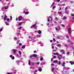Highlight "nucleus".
<instances>
[{
	"mask_svg": "<svg viewBox=\"0 0 74 74\" xmlns=\"http://www.w3.org/2000/svg\"><path fill=\"white\" fill-rule=\"evenodd\" d=\"M33 57H34V58H36V57H37V55L36 54H33Z\"/></svg>",
	"mask_w": 74,
	"mask_h": 74,
	"instance_id": "16",
	"label": "nucleus"
},
{
	"mask_svg": "<svg viewBox=\"0 0 74 74\" xmlns=\"http://www.w3.org/2000/svg\"><path fill=\"white\" fill-rule=\"evenodd\" d=\"M69 63H71V65H73V64H74V62H73V61H70L69 62Z\"/></svg>",
	"mask_w": 74,
	"mask_h": 74,
	"instance_id": "9",
	"label": "nucleus"
},
{
	"mask_svg": "<svg viewBox=\"0 0 74 74\" xmlns=\"http://www.w3.org/2000/svg\"><path fill=\"white\" fill-rule=\"evenodd\" d=\"M56 20H57V21H58V18L57 17L56 18Z\"/></svg>",
	"mask_w": 74,
	"mask_h": 74,
	"instance_id": "47",
	"label": "nucleus"
},
{
	"mask_svg": "<svg viewBox=\"0 0 74 74\" xmlns=\"http://www.w3.org/2000/svg\"><path fill=\"white\" fill-rule=\"evenodd\" d=\"M56 55H59V54L58 53H56Z\"/></svg>",
	"mask_w": 74,
	"mask_h": 74,
	"instance_id": "51",
	"label": "nucleus"
},
{
	"mask_svg": "<svg viewBox=\"0 0 74 74\" xmlns=\"http://www.w3.org/2000/svg\"><path fill=\"white\" fill-rule=\"evenodd\" d=\"M40 60L41 61H42V60H43V58H41L40 59Z\"/></svg>",
	"mask_w": 74,
	"mask_h": 74,
	"instance_id": "36",
	"label": "nucleus"
},
{
	"mask_svg": "<svg viewBox=\"0 0 74 74\" xmlns=\"http://www.w3.org/2000/svg\"><path fill=\"white\" fill-rule=\"evenodd\" d=\"M7 16H6V14H5V16L4 18V19L5 21V20L7 19Z\"/></svg>",
	"mask_w": 74,
	"mask_h": 74,
	"instance_id": "8",
	"label": "nucleus"
},
{
	"mask_svg": "<svg viewBox=\"0 0 74 74\" xmlns=\"http://www.w3.org/2000/svg\"><path fill=\"white\" fill-rule=\"evenodd\" d=\"M62 37H61L60 36H57V38H58V39H60V38H61Z\"/></svg>",
	"mask_w": 74,
	"mask_h": 74,
	"instance_id": "17",
	"label": "nucleus"
},
{
	"mask_svg": "<svg viewBox=\"0 0 74 74\" xmlns=\"http://www.w3.org/2000/svg\"><path fill=\"white\" fill-rule=\"evenodd\" d=\"M58 59H59V60H60V59H61L62 58V55H59L58 56Z\"/></svg>",
	"mask_w": 74,
	"mask_h": 74,
	"instance_id": "2",
	"label": "nucleus"
},
{
	"mask_svg": "<svg viewBox=\"0 0 74 74\" xmlns=\"http://www.w3.org/2000/svg\"><path fill=\"white\" fill-rule=\"evenodd\" d=\"M38 33L39 34H41V31L40 30H39L38 31Z\"/></svg>",
	"mask_w": 74,
	"mask_h": 74,
	"instance_id": "18",
	"label": "nucleus"
},
{
	"mask_svg": "<svg viewBox=\"0 0 74 74\" xmlns=\"http://www.w3.org/2000/svg\"><path fill=\"white\" fill-rule=\"evenodd\" d=\"M62 5H63V6H64V5H65V4H62Z\"/></svg>",
	"mask_w": 74,
	"mask_h": 74,
	"instance_id": "60",
	"label": "nucleus"
},
{
	"mask_svg": "<svg viewBox=\"0 0 74 74\" xmlns=\"http://www.w3.org/2000/svg\"><path fill=\"white\" fill-rule=\"evenodd\" d=\"M10 58H11V59L12 60H14V59H15V58H14V56L12 55H11L10 56Z\"/></svg>",
	"mask_w": 74,
	"mask_h": 74,
	"instance_id": "5",
	"label": "nucleus"
},
{
	"mask_svg": "<svg viewBox=\"0 0 74 74\" xmlns=\"http://www.w3.org/2000/svg\"><path fill=\"white\" fill-rule=\"evenodd\" d=\"M57 47H61V45L60 44H58V45H57Z\"/></svg>",
	"mask_w": 74,
	"mask_h": 74,
	"instance_id": "22",
	"label": "nucleus"
},
{
	"mask_svg": "<svg viewBox=\"0 0 74 74\" xmlns=\"http://www.w3.org/2000/svg\"><path fill=\"white\" fill-rule=\"evenodd\" d=\"M55 29L56 30L58 31V30H60V26H58L57 27H56Z\"/></svg>",
	"mask_w": 74,
	"mask_h": 74,
	"instance_id": "4",
	"label": "nucleus"
},
{
	"mask_svg": "<svg viewBox=\"0 0 74 74\" xmlns=\"http://www.w3.org/2000/svg\"><path fill=\"white\" fill-rule=\"evenodd\" d=\"M2 30H3V28H2L1 29V30L0 31V32H1V31H2Z\"/></svg>",
	"mask_w": 74,
	"mask_h": 74,
	"instance_id": "54",
	"label": "nucleus"
},
{
	"mask_svg": "<svg viewBox=\"0 0 74 74\" xmlns=\"http://www.w3.org/2000/svg\"><path fill=\"white\" fill-rule=\"evenodd\" d=\"M55 70V69L53 68H52V72H53V70Z\"/></svg>",
	"mask_w": 74,
	"mask_h": 74,
	"instance_id": "28",
	"label": "nucleus"
},
{
	"mask_svg": "<svg viewBox=\"0 0 74 74\" xmlns=\"http://www.w3.org/2000/svg\"><path fill=\"white\" fill-rule=\"evenodd\" d=\"M19 45H20V46H21V45H22V43H20L19 44Z\"/></svg>",
	"mask_w": 74,
	"mask_h": 74,
	"instance_id": "41",
	"label": "nucleus"
},
{
	"mask_svg": "<svg viewBox=\"0 0 74 74\" xmlns=\"http://www.w3.org/2000/svg\"><path fill=\"white\" fill-rule=\"evenodd\" d=\"M56 6H53V9H54V8H56Z\"/></svg>",
	"mask_w": 74,
	"mask_h": 74,
	"instance_id": "40",
	"label": "nucleus"
},
{
	"mask_svg": "<svg viewBox=\"0 0 74 74\" xmlns=\"http://www.w3.org/2000/svg\"><path fill=\"white\" fill-rule=\"evenodd\" d=\"M53 45V44L51 45L52 49H53L54 48V46Z\"/></svg>",
	"mask_w": 74,
	"mask_h": 74,
	"instance_id": "25",
	"label": "nucleus"
},
{
	"mask_svg": "<svg viewBox=\"0 0 74 74\" xmlns=\"http://www.w3.org/2000/svg\"><path fill=\"white\" fill-rule=\"evenodd\" d=\"M12 16H10V19L11 21L12 20Z\"/></svg>",
	"mask_w": 74,
	"mask_h": 74,
	"instance_id": "34",
	"label": "nucleus"
},
{
	"mask_svg": "<svg viewBox=\"0 0 74 74\" xmlns=\"http://www.w3.org/2000/svg\"><path fill=\"white\" fill-rule=\"evenodd\" d=\"M22 17L21 16H19L18 17V21H20L21 20V19H22Z\"/></svg>",
	"mask_w": 74,
	"mask_h": 74,
	"instance_id": "6",
	"label": "nucleus"
},
{
	"mask_svg": "<svg viewBox=\"0 0 74 74\" xmlns=\"http://www.w3.org/2000/svg\"><path fill=\"white\" fill-rule=\"evenodd\" d=\"M68 30L69 34H71V28H68Z\"/></svg>",
	"mask_w": 74,
	"mask_h": 74,
	"instance_id": "3",
	"label": "nucleus"
},
{
	"mask_svg": "<svg viewBox=\"0 0 74 74\" xmlns=\"http://www.w3.org/2000/svg\"><path fill=\"white\" fill-rule=\"evenodd\" d=\"M66 18H67V17L66 16H64L63 17V19H66Z\"/></svg>",
	"mask_w": 74,
	"mask_h": 74,
	"instance_id": "29",
	"label": "nucleus"
},
{
	"mask_svg": "<svg viewBox=\"0 0 74 74\" xmlns=\"http://www.w3.org/2000/svg\"><path fill=\"white\" fill-rule=\"evenodd\" d=\"M7 74H12L10 73H7Z\"/></svg>",
	"mask_w": 74,
	"mask_h": 74,
	"instance_id": "48",
	"label": "nucleus"
},
{
	"mask_svg": "<svg viewBox=\"0 0 74 74\" xmlns=\"http://www.w3.org/2000/svg\"><path fill=\"white\" fill-rule=\"evenodd\" d=\"M37 64H40V62H38L37 63Z\"/></svg>",
	"mask_w": 74,
	"mask_h": 74,
	"instance_id": "50",
	"label": "nucleus"
},
{
	"mask_svg": "<svg viewBox=\"0 0 74 74\" xmlns=\"http://www.w3.org/2000/svg\"><path fill=\"white\" fill-rule=\"evenodd\" d=\"M29 14V13H28V12H25V15H27V14Z\"/></svg>",
	"mask_w": 74,
	"mask_h": 74,
	"instance_id": "42",
	"label": "nucleus"
},
{
	"mask_svg": "<svg viewBox=\"0 0 74 74\" xmlns=\"http://www.w3.org/2000/svg\"><path fill=\"white\" fill-rule=\"evenodd\" d=\"M54 23L55 24H57V22H56V21H54Z\"/></svg>",
	"mask_w": 74,
	"mask_h": 74,
	"instance_id": "53",
	"label": "nucleus"
},
{
	"mask_svg": "<svg viewBox=\"0 0 74 74\" xmlns=\"http://www.w3.org/2000/svg\"><path fill=\"white\" fill-rule=\"evenodd\" d=\"M16 21H18V18H16Z\"/></svg>",
	"mask_w": 74,
	"mask_h": 74,
	"instance_id": "64",
	"label": "nucleus"
},
{
	"mask_svg": "<svg viewBox=\"0 0 74 74\" xmlns=\"http://www.w3.org/2000/svg\"><path fill=\"white\" fill-rule=\"evenodd\" d=\"M62 26L63 27H65V26L63 24L62 25Z\"/></svg>",
	"mask_w": 74,
	"mask_h": 74,
	"instance_id": "52",
	"label": "nucleus"
},
{
	"mask_svg": "<svg viewBox=\"0 0 74 74\" xmlns=\"http://www.w3.org/2000/svg\"><path fill=\"white\" fill-rule=\"evenodd\" d=\"M18 25H19L20 26H21V25H22V23H20L18 24Z\"/></svg>",
	"mask_w": 74,
	"mask_h": 74,
	"instance_id": "30",
	"label": "nucleus"
},
{
	"mask_svg": "<svg viewBox=\"0 0 74 74\" xmlns=\"http://www.w3.org/2000/svg\"><path fill=\"white\" fill-rule=\"evenodd\" d=\"M28 61L29 62H28V64L29 65H30L31 64V62L30 61V60H28Z\"/></svg>",
	"mask_w": 74,
	"mask_h": 74,
	"instance_id": "12",
	"label": "nucleus"
},
{
	"mask_svg": "<svg viewBox=\"0 0 74 74\" xmlns=\"http://www.w3.org/2000/svg\"><path fill=\"white\" fill-rule=\"evenodd\" d=\"M67 9H68V7H66L65 9V10H67Z\"/></svg>",
	"mask_w": 74,
	"mask_h": 74,
	"instance_id": "38",
	"label": "nucleus"
},
{
	"mask_svg": "<svg viewBox=\"0 0 74 74\" xmlns=\"http://www.w3.org/2000/svg\"><path fill=\"white\" fill-rule=\"evenodd\" d=\"M54 55H56V53H54Z\"/></svg>",
	"mask_w": 74,
	"mask_h": 74,
	"instance_id": "58",
	"label": "nucleus"
},
{
	"mask_svg": "<svg viewBox=\"0 0 74 74\" xmlns=\"http://www.w3.org/2000/svg\"><path fill=\"white\" fill-rule=\"evenodd\" d=\"M19 40H18V42H17V44H19Z\"/></svg>",
	"mask_w": 74,
	"mask_h": 74,
	"instance_id": "61",
	"label": "nucleus"
},
{
	"mask_svg": "<svg viewBox=\"0 0 74 74\" xmlns=\"http://www.w3.org/2000/svg\"><path fill=\"white\" fill-rule=\"evenodd\" d=\"M16 49H13V53L14 54H15V52H16Z\"/></svg>",
	"mask_w": 74,
	"mask_h": 74,
	"instance_id": "10",
	"label": "nucleus"
},
{
	"mask_svg": "<svg viewBox=\"0 0 74 74\" xmlns=\"http://www.w3.org/2000/svg\"><path fill=\"white\" fill-rule=\"evenodd\" d=\"M61 64V62L60 61H59L58 62V64Z\"/></svg>",
	"mask_w": 74,
	"mask_h": 74,
	"instance_id": "37",
	"label": "nucleus"
},
{
	"mask_svg": "<svg viewBox=\"0 0 74 74\" xmlns=\"http://www.w3.org/2000/svg\"><path fill=\"white\" fill-rule=\"evenodd\" d=\"M32 26L33 27H34V28H36V27H37L34 24L32 25Z\"/></svg>",
	"mask_w": 74,
	"mask_h": 74,
	"instance_id": "14",
	"label": "nucleus"
},
{
	"mask_svg": "<svg viewBox=\"0 0 74 74\" xmlns=\"http://www.w3.org/2000/svg\"><path fill=\"white\" fill-rule=\"evenodd\" d=\"M58 14L60 15L61 14H62V12H58Z\"/></svg>",
	"mask_w": 74,
	"mask_h": 74,
	"instance_id": "21",
	"label": "nucleus"
},
{
	"mask_svg": "<svg viewBox=\"0 0 74 74\" xmlns=\"http://www.w3.org/2000/svg\"><path fill=\"white\" fill-rule=\"evenodd\" d=\"M66 64L65 63V62H62L61 63V65L62 66H64V64Z\"/></svg>",
	"mask_w": 74,
	"mask_h": 74,
	"instance_id": "11",
	"label": "nucleus"
},
{
	"mask_svg": "<svg viewBox=\"0 0 74 74\" xmlns=\"http://www.w3.org/2000/svg\"><path fill=\"white\" fill-rule=\"evenodd\" d=\"M40 46H41V47L43 46V44H41L40 45Z\"/></svg>",
	"mask_w": 74,
	"mask_h": 74,
	"instance_id": "57",
	"label": "nucleus"
},
{
	"mask_svg": "<svg viewBox=\"0 0 74 74\" xmlns=\"http://www.w3.org/2000/svg\"><path fill=\"white\" fill-rule=\"evenodd\" d=\"M6 20L8 21H9L10 20V19H9V18H8L6 19Z\"/></svg>",
	"mask_w": 74,
	"mask_h": 74,
	"instance_id": "43",
	"label": "nucleus"
},
{
	"mask_svg": "<svg viewBox=\"0 0 74 74\" xmlns=\"http://www.w3.org/2000/svg\"><path fill=\"white\" fill-rule=\"evenodd\" d=\"M53 58H51V61H52V60H53Z\"/></svg>",
	"mask_w": 74,
	"mask_h": 74,
	"instance_id": "55",
	"label": "nucleus"
},
{
	"mask_svg": "<svg viewBox=\"0 0 74 74\" xmlns=\"http://www.w3.org/2000/svg\"><path fill=\"white\" fill-rule=\"evenodd\" d=\"M36 51H34V53H36Z\"/></svg>",
	"mask_w": 74,
	"mask_h": 74,
	"instance_id": "62",
	"label": "nucleus"
},
{
	"mask_svg": "<svg viewBox=\"0 0 74 74\" xmlns=\"http://www.w3.org/2000/svg\"><path fill=\"white\" fill-rule=\"evenodd\" d=\"M25 45H23L22 46V48H23V49H25Z\"/></svg>",
	"mask_w": 74,
	"mask_h": 74,
	"instance_id": "23",
	"label": "nucleus"
},
{
	"mask_svg": "<svg viewBox=\"0 0 74 74\" xmlns=\"http://www.w3.org/2000/svg\"><path fill=\"white\" fill-rule=\"evenodd\" d=\"M8 6H5V7H4L5 9V10H7V8H8Z\"/></svg>",
	"mask_w": 74,
	"mask_h": 74,
	"instance_id": "24",
	"label": "nucleus"
},
{
	"mask_svg": "<svg viewBox=\"0 0 74 74\" xmlns=\"http://www.w3.org/2000/svg\"><path fill=\"white\" fill-rule=\"evenodd\" d=\"M60 0H57V2H60Z\"/></svg>",
	"mask_w": 74,
	"mask_h": 74,
	"instance_id": "44",
	"label": "nucleus"
},
{
	"mask_svg": "<svg viewBox=\"0 0 74 74\" xmlns=\"http://www.w3.org/2000/svg\"><path fill=\"white\" fill-rule=\"evenodd\" d=\"M65 69L66 70H69V67H66Z\"/></svg>",
	"mask_w": 74,
	"mask_h": 74,
	"instance_id": "31",
	"label": "nucleus"
},
{
	"mask_svg": "<svg viewBox=\"0 0 74 74\" xmlns=\"http://www.w3.org/2000/svg\"><path fill=\"white\" fill-rule=\"evenodd\" d=\"M51 19V21L52 20V18H51V16H50L48 17L47 19V21L48 22H49L50 21V19Z\"/></svg>",
	"mask_w": 74,
	"mask_h": 74,
	"instance_id": "1",
	"label": "nucleus"
},
{
	"mask_svg": "<svg viewBox=\"0 0 74 74\" xmlns=\"http://www.w3.org/2000/svg\"><path fill=\"white\" fill-rule=\"evenodd\" d=\"M51 66H54V64H51Z\"/></svg>",
	"mask_w": 74,
	"mask_h": 74,
	"instance_id": "59",
	"label": "nucleus"
},
{
	"mask_svg": "<svg viewBox=\"0 0 74 74\" xmlns=\"http://www.w3.org/2000/svg\"><path fill=\"white\" fill-rule=\"evenodd\" d=\"M54 4H55V3L54 2H53V4L51 5V6H53V5H54Z\"/></svg>",
	"mask_w": 74,
	"mask_h": 74,
	"instance_id": "33",
	"label": "nucleus"
},
{
	"mask_svg": "<svg viewBox=\"0 0 74 74\" xmlns=\"http://www.w3.org/2000/svg\"><path fill=\"white\" fill-rule=\"evenodd\" d=\"M21 28H22V27H19V29H20H20H21Z\"/></svg>",
	"mask_w": 74,
	"mask_h": 74,
	"instance_id": "56",
	"label": "nucleus"
},
{
	"mask_svg": "<svg viewBox=\"0 0 74 74\" xmlns=\"http://www.w3.org/2000/svg\"><path fill=\"white\" fill-rule=\"evenodd\" d=\"M6 25H9V24L8 23H7Z\"/></svg>",
	"mask_w": 74,
	"mask_h": 74,
	"instance_id": "63",
	"label": "nucleus"
},
{
	"mask_svg": "<svg viewBox=\"0 0 74 74\" xmlns=\"http://www.w3.org/2000/svg\"><path fill=\"white\" fill-rule=\"evenodd\" d=\"M54 63H58V60H55L53 62Z\"/></svg>",
	"mask_w": 74,
	"mask_h": 74,
	"instance_id": "15",
	"label": "nucleus"
},
{
	"mask_svg": "<svg viewBox=\"0 0 74 74\" xmlns=\"http://www.w3.org/2000/svg\"><path fill=\"white\" fill-rule=\"evenodd\" d=\"M17 64H19V61H18L16 62Z\"/></svg>",
	"mask_w": 74,
	"mask_h": 74,
	"instance_id": "19",
	"label": "nucleus"
},
{
	"mask_svg": "<svg viewBox=\"0 0 74 74\" xmlns=\"http://www.w3.org/2000/svg\"><path fill=\"white\" fill-rule=\"evenodd\" d=\"M71 16H74V14H73L72 13H71Z\"/></svg>",
	"mask_w": 74,
	"mask_h": 74,
	"instance_id": "35",
	"label": "nucleus"
},
{
	"mask_svg": "<svg viewBox=\"0 0 74 74\" xmlns=\"http://www.w3.org/2000/svg\"><path fill=\"white\" fill-rule=\"evenodd\" d=\"M19 53L20 55H21V51H19Z\"/></svg>",
	"mask_w": 74,
	"mask_h": 74,
	"instance_id": "39",
	"label": "nucleus"
},
{
	"mask_svg": "<svg viewBox=\"0 0 74 74\" xmlns=\"http://www.w3.org/2000/svg\"><path fill=\"white\" fill-rule=\"evenodd\" d=\"M17 40V38H14V40Z\"/></svg>",
	"mask_w": 74,
	"mask_h": 74,
	"instance_id": "49",
	"label": "nucleus"
},
{
	"mask_svg": "<svg viewBox=\"0 0 74 74\" xmlns=\"http://www.w3.org/2000/svg\"><path fill=\"white\" fill-rule=\"evenodd\" d=\"M70 3L71 4H73V1H71Z\"/></svg>",
	"mask_w": 74,
	"mask_h": 74,
	"instance_id": "46",
	"label": "nucleus"
},
{
	"mask_svg": "<svg viewBox=\"0 0 74 74\" xmlns=\"http://www.w3.org/2000/svg\"><path fill=\"white\" fill-rule=\"evenodd\" d=\"M65 12L66 14H69V12L68 10H66Z\"/></svg>",
	"mask_w": 74,
	"mask_h": 74,
	"instance_id": "13",
	"label": "nucleus"
},
{
	"mask_svg": "<svg viewBox=\"0 0 74 74\" xmlns=\"http://www.w3.org/2000/svg\"><path fill=\"white\" fill-rule=\"evenodd\" d=\"M33 55H30V58H33Z\"/></svg>",
	"mask_w": 74,
	"mask_h": 74,
	"instance_id": "27",
	"label": "nucleus"
},
{
	"mask_svg": "<svg viewBox=\"0 0 74 74\" xmlns=\"http://www.w3.org/2000/svg\"><path fill=\"white\" fill-rule=\"evenodd\" d=\"M69 54H70V52H69L68 51L66 52V54L67 55H69Z\"/></svg>",
	"mask_w": 74,
	"mask_h": 74,
	"instance_id": "20",
	"label": "nucleus"
},
{
	"mask_svg": "<svg viewBox=\"0 0 74 74\" xmlns=\"http://www.w3.org/2000/svg\"><path fill=\"white\" fill-rule=\"evenodd\" d=\"M56 58V56H54V58H53L54 59H55Z\"/></svg>",
	"mask_w": 74,
	"mask_h": 74,
	"instance_id": "45",
	"label": "nucleus"
},
{
	"mask_svg": "<svg viewBox=\"0 0 74 74\" xmlns=\"http://www.w3.org/2000/svg\"><path fill=\"white\" fill-rule=\"evenodd\" d=\"M53 40L54 42H55V41H56V40H55V38H53Z\"/></svg>",
	"mask_w": 74,
	"mask_h": 74,
	"instance_id": "32",
	"label": "nucleus"
},
{
	"mask_svg": "<svg viewBox=\"0 0 74 74\" xmlns=\"http://www.w3.org/2000/svg\"><path fill=\"white\" fill-rule=\"evenodd\" d=\"M38 71H41L42 70V69H40L38 70Z\"/></svg>",
	"mask_w": 74,
	"mask_h": 74,
	"instance_id": "26",
	"label": "nucleus"
},
{
	"mask_svg": "<svg viewBox=\"0 0 74 74\" xmlns=\"http://www.w3.org/2000/svg\"><path fill=\"white\" fill-rule=\"evenodd\" d=\"M60 52L62 53V54H65V52H64V50H60Z\"/></svg>",
	"mask_w": 74,
	"mask_h": 74,
	"instance_id": "7",
	"label": "nucleus"
}]
</instances>
